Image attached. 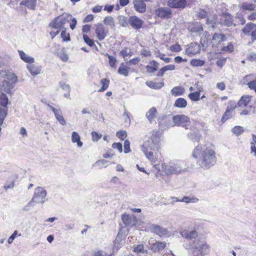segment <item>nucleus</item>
Masks as SVG:
<instances>
[{
  "instance_id": "nucleus-60",
  "label": "nucleus",
  "mask_w": 256,
  "mask_h": 256,
  "mask_svg": "<svg viewBox=\"0 0 256 256\" xmlns=\"http://www.w3.org/2000/svg\"><path fill=\"white\" fill-rule=\"evenodd\" d=\"M112 147L114 149L118 150L120 152H122V144L120 142L114 143L112 145Z\"/></svg>"
},
{
  "instance_id": "nucleus-29",
  "label": "nucleus",
  "mask_w": 256,
  "mask_h": 256,
  "mask_svg": "<svg viewBox=\"0 0 256 256\" xmlns=\"http://www.w3.org/2000/svg\"><path fill=\"white\" fill-rule=\"evenodd\" d=\"M130 69L129 67L126 66L124 63L122 62L118 70V72L121 75L127 76L128 75Z\"/></svg>"
},
{
  "instance_id": "nucleus-32",
  "label": "nucleus",
  "mask_w": 256,
  "mask_h": 256,
  "mask_svg": "<svg viewBox=\"0 0 256 256\" xmlns=\"http://www.w3.org/2000/svg\"><path fill=\"white\" fill-rule=\"evenodd\" d=\"M72 141L73 143H77L78 147L82 146L83 143L80 141L79 134L76 132H74L72 134Z\"/></svg>"
},
{
  "instance_id": "nucleus-3",
  "label": "nucleus",
  "mask_w": 256,
  "mask_h": 256,
  "mask_svg": "<svg viewBox=\"0 0 256 256\" xmlns=\"http://www.w3.org/2000/svg\"><path fill=\"white\" fill-rule=\"evenodd\" d=\"M140 148L142 151L156 150L158 152L160 148L159 132L156 130L153 131L150 138L144 141L143 144L140 146Z\"/></svg>"
},
{
  "instance_id": "nucleus-7",
  "label": "nucleus",
  "mask_w": 256,
  "mask_h": 256,
  "mask_svg": "<svg viewBox=\"0 0 256 256\" xmlns=\"http://www.w3.org/2000/svg\"><path fill=\"white\" fill-rule=\"evenodd\" d=\"M46 191L42 187L38 186L35 189L32 200L34 202L43 204L46 202Z\"/></svg>"
},
{
  "instance_id": "nucleus-40",
  "label": "nucleus",
  "mask_w": 256,
  "mask_h": 256,
  "mask_svg": "<svg viewBox=\"0 0 256 256\" xmlns=\"http://www.w3.org/2000/svg\"><path fill=\"white\" fill-rule=\"evenodd\" d=\"M100 83L102 84V86L98 90L99 92H104L108 88L109 86L110 81L108 80L106 78H103V79L101 80Z\"/></svg>"
},
{
  "instance_id": "nucleus-20",
  "label": "nucleus",
  "mask_w": 256,
  "mask_h": 256,
  "mask_svg": "<svg viewBox=\"0 0 256 256\" xmlns=\"http://www.w3.org/2000/svg\"><path fill=\"white\" fill-rule=\"evenodd\" d=\"M122 222L126 226H132L135 225V221L131 216L127 214H124L122 218Z\"/></svg>"
},
{
  "instance_id": "nucleus-5",
  "label": "nucleus",
  "mask_w": 256,
  "mask_h": 256,
  "mask_svg": "<svg viewBox=\"0 0 256 256\" xmlns=\"http://www.w3.org/2000/svg\"><path fill=\"white\" fill-rule=\"evenodd\" d=\"M72 18V16L69 14H63L61 16H58L55 18L50 24V26L58 29L60 30L64 28V24L68 22L69 20Z\"/></svg>"
},
{
  "instance_id": "nucleus-61",
  "label": "nucleus",
  "mask_w": 256,
  "mask_h": 256,
  "mask_svg": "<svg viewBox=\"0 0 256 256\" xmlns=\"http://www.w3.org/2000/svg\"><path fill=\"white\" fill-rule=\"evenodd\" d=\"M18 230H16L14 232V233L9 237V238L8 240V244H12L14 240V239L16 238V236L18 235Z\"/></svg>"
},
{
  "instance_id": "nucleus-37",
  "label": "nucleus",
  "mask_w": 256,
  "mask_h": 256,
  "mask_svg": "<svg viewBox=\"0 0 256 256\" xmlns=\"http://www.w3.org/2000/svg\"><path fill=\"white\" fill-rule=\"evenodd\" d=\"M200 90H198L188 94V97L192 101H198L200 100Z\"/></svg>"
},
{
  "instance_id": "nucleus-12",
  "label": "nucleus",
  "mask_w": 256,
  "mask_h": 256,
  "mask_svg": "<svg viewBox=\"0 0 256 256\" xmlns=\"http://www.w3.org/2000/svg\"><path fill=\"white\" fill-rule=\"evenodd\" d=\"M108 33V30L106 29L102 24L99 23L96 25V34L100 40H103L107 36Z\"/></svg>"
},
{
  "instance_id": "nucleus-24",
  "label": "nucleus",
  "mask_w": 256,
  "mask_h": 256,
  "mask_svg": "<svg viewBox=\"0 0 256 256\" xmlns=\"http://www.w3.org/2000/svg\"><path fill=\"white\" fill-rule=\"evenodd\" d=\"M26 68L30 74L33 76H36L41 72L40 68L34 64L28 65Z\"/></svg>"
},
{
  "instance_id": "nucleus-31",
  "label": "nucleus",
  "mask_w": 256,
  "mask_h": 256,
  "mask_svg": "<svg viewBox=\"0 0 256 256\" xmlns=\"http://www.w3.org/2000/svg\"><path fill=\"white\" fill-rule=\"evenodd\" d=\"M189 139L193 142H199L201 138V134L198 132H191L188 134Z\"/></svg>"
},
{
  "instance_id": "nucleus-48",
  "label": "nucleus",
  "mask_w": 256,
  "mask_h": 256,
  "mask_svg": "<svg viewBox=\"0 0 256 256\" xmlns=\"http://www.w3.org/2000/svg\"><path fill=\"white\" fill-rule=\"evenodd\" d=\"M156 57L160 58L162 60H163L166 62H169L170 60V58H164L165 54H161L159 52H156Z\"/></svg>"
},
{
  "instance_id": "nucleus-17",
  "label": "nucleus",
  "mask_w": 256,
  "mask_h": 256,
  "mask_svg": "<svg viewBox=\"0 0 256 256\" xmlns=\"http://www.w3.org/2000/svg\"><path fill=\"white\" fill-rule=\"evenodd\" d=\"M168 6L172 8H184L186 6V0H169Z\"/></svg>"
},
{
  "instance_id": "nucleus-41",
  "label": "nucleus",
  "mask_w": 256,
  "mask_h": 256,
  "mask_svg": "<svg viewBox=\"0 0 256 256\" xmlns=\"http://www.w3.org/2000/svg\"><path fill=\"white\" fill-rule=\"evenodd\" d=\"M120 54L126 60L128 56H132V51L130 48H124L120 52Z\"/></svg>"
},
{
  "instance_id": "nucleus-43",
  "label": "nucleus",
  "mask_w": 256,
  "mask_h": 256,
  "mask_svg": "<svg viewBox=\"0 0 256 256\" xmlns=\"http://www.w3.org/2000/svg\"><path fill=\"white\" fill-rule=\"evenodd\" d=\"M233 115V112L232 111H230L228 110H226V111L224 113V114L222 116V122H226L227 120L231 118Z\"/></svg>"
},
{
  "instance_id": "nucleus-45",
  "label": "nucleus",
  "mask_w": 256,
  "mask_h": 256,
  "mask_svg": "<svg viewBox=\"0 0 256 256\" xmlns=\"http://www.w3.org/2000/svg\"><path fill=\"white\" fill-rule=\"evenodd\" d=\"M232 132L236 134L237 136L241 134L244 132V128L240 126H236L234 127L232 130Z\"/></svg>"
},
{
  "instance_id": "nucleus-21",
  "label": "nucleus",
  "mask_w": 256,
  "mask_h": 256,
  "mask_svg": "<svg viewBox=\"0 0 256 256\" xmlns=\"http://www.w3.org/2000/svg\"><path fill=\"white\" fill-rule=\"evenodd\" d=\"M166 246V242H156L150 245V249L154 252L162 250L165 248Z\"/></svg>"
},
{
  "instance_id": "nucleus-50",
  "label": "nucleus",
  "mask_w": 256,
  "mask_h": 256,
  "mask_svg": "<svg viewBox=\"0 0 256 256\" xmlns=\"http://www.w3.org/2000/svg\"><path fill=\"white\" fill-rule=\"evenodd\" d=\"M190 30L194 32H201L203 31V28L200 25H195L190 28Z\"/></svg>"
},
{
  "instance_id": "nucleus-62",
  "label": "nucleus",
  "mask_w": 256,
  "mask_h": 256,
  "mask_svg": "<svg viewBox=\"0 0 256 256\" xmlns=\"http://www.w3.org/2000/svg\"><path fill=\"white\" fill-rule=\"evenodd\" d=\"M140 61V59L138 58H136L130 60L127 64L130 66L132 64H136Z\"/></svg>"
},
{
  "instance_id": "nucleus-33",
  "label": "nucleus",
  "mask_w": 256,
  "mask_h": 256,
  "mask_svg": "<svg viewBox=\"0 0 256 256\" xmlns=\"http://www.w3.org/2000/svg\"><path fill=\"white\" fill-rule=\"evenodd\" d=\"M103 22L105 24L109 26L111 28L114 29L115 28L114 20L111 16L105 17Z\"/></svg>"
},
{
  "instance_id": "nucleus-16",
  "label": "nucleus",
  "mask_w": 256,
  "mask_h": 256,
  "mask_svg": "<svg viewBox=\"0 0 256 256\" xmlns=\"http://www.w3.org/2000/svg\"><path fill=\"white\" fill-rule=\"evenodd\" d=\"M128 24L134 29L138 30L141 28L143 22L137 16H132L129 18Z\"/></svg>"
},
{
  "instance_id": "nucleus-13",
  "label": "nucleus",
  "mask_w": 256,
  "mask_h": 256,
  "mask_svg": "<svg viewBox=\"0 0 256 256\" xmlns=\"http://www.w3.org/2000/svg\"><path fill=\"white\" fill-rule=\"evenodd\" d=\"M142 152L152 164H154L158 162V160H161L160 158L158 157V152L156 150H146Z\"/></svg>"
},
{
  "instance_id": "nucleus-51",
  "label": "nucleus",
  "mask_w": 256,
  "mask_h": 256,
  "mask_svg": "<svg viewBox=\"0 0 256 256\" xmlns=\"http://www.w3.org/2000/svg\"><path fill=\"white\" fill-rule=\"evenodd\" d=\"M134 252L144 254L146 252V250L144 249V246L143 244H138L134 248Z\"/></svg>"
},
{
  "instance_id": "nucleus-34",
  "label": "nucleus",
  "mask_w": 256,
  "mask_h": 256,
  "mask_svg": "<svg viewBox=\"0 0 256 256\" xmlns=\"http://www.w3.org/2000/svg\"><path fill=\"white\" fill-rule=\"evenodd\" d=\"M156 109L155 107L152 108L146 114V116L150 122L156 117Z\"/></svg>"
},
{
  "instance_id": "nucleus-19",
  "label": "nucleus",
  "mask_w": 256,
  "mask_h": 256,
  "mask_svg": "<svg viewBox=\"0 0 256 256\" xmlns=\"http://www.w3.org/2000/svg\"><path fill=\"white\" fill-rule=\"evenodd\" d=\"M226 38L222 34L215 33L212 36V43L213 44H218L226 40Z\"/></svg>"
},
{
  "instance_id": "nucleus-39",
  "label": "nucleus",
  "mask_w": 256,
  "mask_h": 256,
  "mask_svg": "<svg viewBox=\"0 0 256 256\" xmlns=\"http://www.w3.org/2000/svg\"><path fill=\"white\" fill-rule=\"evenodd\" d=\"M8 103V99L6 94H0V106L7 107Z\"/></svg>"
},
{
  "instance_id": "nucleus-2",
  "label": "nucleus",
  "mask_w": 256,
  "mask_h": 256,
  "mask_svg": "<svg viewBox=\"0 0 256 256\" xmlns=\"http://www.w3.org/2000/svg\"><path fill=\"white\" fill-rule=\"evenodd\" d=\"M192 156L198 159L197 164L204 170L210 168L216 162L214 151L210 148H202L199 145L194 148Z\"/></svg>"
},
{
  "instance_id": "nucleus-59",
  "label": "nucleus",
  "mask_w": 256,
  "mask_h": 256,
  "mask_svg": "<svg viewBox=\"0 0 256 256\" xmlns=\"http://www.w3.org/2000/svg\"><path fill=\"white\" fill-rule=\"evenodd\" d=\"M107 162L108 161L105 160H100L96 162L94 164V165L100 167H102L103 166H106V164Z\"/></svg>"
},
{
  "instance_id": "nucleus-55",
  "label": "nucleus",
  "mask_w": 256,
  "mask_h": 256,
  "mask_svg": "<svg viewBox=\"0 0 256 256\" xmlns=\"http://www.w3.org/2000/svg\"><path fill=\"white\" fill-rule=\"evenodd\" d=\"M58 55L60 60L63 62H66L68 60V56L64 52L62 51L60 52Z\"/></svg>"
},
{
  "instance_id": "nucleus-53",
  "label": "nucleus",
  "mask_w": 256,
  "mask_h": 256,
  "mask_svg": "<svg viewBox=\"0 0 256 256\" xmlns=\"http://www.w3.org/2000/svg\"><path fill=\"white\" fill-rule=\"evenodd\" d=\"M118 20L120 24L122 26L126 27L128 25V22H127L126 18L124 16H120L118 17Z\"/></svg>"
},
{
  "instance_id": "nucleus-27",
  "label": "nucleus",
  "mask_w": 256,
  "mask_h": 256,
  "mask_svg": "<svg viewBox=\"0 0 256 256\" xmlns=\"http://www.w3.org/2000/svg\"><path fill=\"white\" fill-rule=\"evenodd\" d=\"M146 84L150 88L156 90L160 89L164 86V82H156L150 80L146 82Z\"/></svg>"
},
{
  "instance_id": "nucleus-1",
  "label": "nucleus",
  "mask_w": 256,
  "mask_h": 256,
  "mask_svg": "<svg viewBox=\"0 0 256 256\" xmlns=\"http://www.w3.org/2000/svg\"><path fill=\"white\" fill-rule=\"evenodd\" d=\"M181 236L189 240L185 248L193 250L194 256H203L209 252L210 246L206 241L202 240V235L196 230H184L180 232Z\"/></svg>"
},
{
  "instance_id": "nucleus-47",
  "label": "nucleus",
  "mask_w": 256,
  "mask_h": 256,
  "mask_svg": "<svg viewBox=\"0 0 256 256\" xmlns=\"http://www.w3.org/2000/svg\"><path fill=\"white\" fill-rule=\"evenodd\" d=\"M8 114V107L0 106V118L4 120Z\"/></svg>"
},
{
  "instance_id": "nucleus-46",
  "label": "nucleus",
  "mask_w": 256,
  "mask_h": 256,
  "mask_svg": "<svg viewBox=\"0 0 256 256\" xmlns=\"http://www.w3.org/2000/svg\"><path fill=\"white\" fill-rule=\"evenodd\" d=\"M237 106L238 103L236 104L234 101L230 100L228 102L226 110L233 112V110L236 108Z\"/></svg>"
},
{
  "instance_id": "nucleus-58",
  "label": "nucleus",
  "mask_w": 256,
  "mask_h": 256,
  "mask_svg": "<svg viewBox=\"0 0 256 256\" xmlns=\"http://www.w3.org/2000/svg\"><path fill=\"white\" fill-rule=\"evenodd\" d=\"M170 50L172 52H178L182 50L181 46L178 44L172 45L170 46Z\"/></svg>"
},
{
  "instance_id": "nucleus-56",
  "label": "nucleus",
  "mask_w": 256,
  "mask_h": 256,
  "mask_svg": "<svg viewBox=\"0 0 256 256\" xmlns=\"http://www.w3.org/2000/svg\"><path fill=\"white\" fill-rule=\"evenodd\" d=\"M83 38L84 42L88 44L89 46H92L94 43L92 40L90 39V38L86 34L83 36Z\"/></svg>"
},
{
  "instance_id": "nucleus-35",
  "label": "nucleus",
  "mask_w": 256,
  "mask_h": 256,
  "mask_svg": "<svg viewBox=\"0 0 256 256\" xmlns=\"http://www.w3.org/2000/svg\"><path fill=\"white\" fill-rule=\"evenodd\" d=\"M199 200L194 196H184L182 199H180V202H184L186 203H196L198 202Z\"/></svg>"
},
{
  "instance_id": "nucleus-49",
  "label": "nucleus",
  "mask_w": 256,
  "mask_h": 256,
  "mask_svg": "<svg viewBox=\"0 0 256 256\" xmlns=\"http://www.w3.org/2000/svg\"><path fill=\"white\" fill-rule=\"evenodd\" d=\"M92 140L94 142H98L102 137V134L96 132H92Z\"/></svg>"
},
{
  "instance_id": "nucleus-54",
  "label": "nucleus",
  "mask_w": 256,
  "mask_h": 256,
  "mask_svg": "<svg viewBox=\"0 0 256 256\" xmlns=\"http://www.w3.org/2000/svg\"><path fill=\"white\" fill-rule=\"evenodd\" d=\"M242 8L246 10H252L254 8V6L252 4L244 3L242 4Z\"/></svg>"
},
{
  "instance_id": "nucleus-52",
  "label": "nucleus",
  "mask_w": 256,
  "mask_h": 256,
  "mask_svg": "<svg viewBox=\"0 0 256 256\" xmlns=\"http://www.w3.org/2000/svg\"><path fill=\"white\" fill-rule=\"evenodd\" d=\"M116 136L120 140H124L126 138L127 136V133L125 130H120L116 132Z\"/></svg>"
},
{
  "instance_id": "nucleus-63",
  "label": "nucleus",
  "mask_w": 256,
  "mask_h": 256,
  "mask_svg": "<svg viewBox=\"0 0 256 256\" xmlns=\"http://www.w3.org/2000/svg\"><path fill=\"white\" fill-rule=\"evenodd\" d=\"M206 12L203 10H199L198 12V16L200 18H204L206 16Z\"/></svg>"
},
{
  "instance_id": "nucleus-64",
  "label": "nucleus",
  "mask_w": 256,
  "mask_h": 256,
  "mask_svg": "<svg viewBox=\"0 0 256 256\" xmlns=\"http://www.w3.org/2000/svg\"><path fill=\"white\" fill-rule=\"evenodd\" d=\"M233 50H234L233 45L230 43H229L226 46L222 48V50L224 51H227V52H232Z\"/></svg>"
},
{
  "instance_id": "nucleus-10",
  "label": "nucleus",
  "mask_w": 256,
  "mask_h": 256,
  "mask_svg": "<svg viewBox=\"0 0 256 256\" xmlns=\"http://www.w3.org/2000/svg\"><path fill=\"white\" fill-rule=\"evenodd\" d=\"M200 46L196 42H192L188 46L185 53L188 56H193L200 52Z\"/></svg>"
},
{
  "instance_id": "nucleus-26",
  "label": "nucleus",
  "mask_w": 256,
  "mask_h": 256,
  "mask_svg": "<svg viewBox=\"0 0 256 256\" xmlns=\"http://www.w3.org/2000/svg\"><path fill=\"white\" fill-rule=\"evenodd\" d=\"M37 0H23L20 2V5H24L28 8L34 10L36 8Z\"/></svg>"
},
{
  "instance_id": "nucleus-36",
  "label": "nucleus",
  "mask_w": 256,
  "mask_h": 256,
  "mask_svg": "<svg viewBox=\"0 0 256 256\" xmlns=\"http://www.w3.org/2000/svg\"><path fill=\"white\" fill-rule=\"evenodd\" d=\"M56 119L58 121L60 124L62 126L66 125V122L62 116V111L60 110L54 114Z\"/></svg>"
},
{
  "instance_id": "nucleus-38",
  "label": "nucleus",
  "mask_w": 256,
  "mask_h": 256,
  "mask_svg": "<svg viewBox=\"0 0 256 256\" xmlns=\"http://www.w3.org/2000/svg\"><path fill=\"white\" fill-rule=\"evenodd\" d=\"M255 24L252 23L247 24L245 27L242 29V32L245 34H249L250 32L254 28Z\"/></svg>"
},
{
  "instance_id": "nucleus-28",
  "label": "nucleus",
  "mask_w": 256,
  "mask_h": 256,
  "mask_svg": "<svg viewBox=\"0 0 256 256\" xmlns=\"http://www.w3.org/2000/svg\"><path fill=\"white\" fill-rule=\"evenodd\" d=\"M187 104V101L184 98H180L176 100L174 106L176 108H186Z\"/></svg>"
},
{
  "instance_id": "nucleus-57",
  "label": "nucleus",
  "mask_w": 256,
  "mask_h": 256,
  "mask_svg": "<svg viewBox=\"0 0 256 256\" xmlns=\"http://www.w3.org/2000/svg\"><path fill=\"white\" fill-rule=\"evenodd\" d=\"M124 146L125 154H128L130 152V142L128 140H125Z\"/></svg>"
},
{
  "instance_id": "nucleus-11",
  "label": "nucleus",
  "mask_w": 256,
  "mask_h": 256,
  "mask_svg": "<svg viewBox=\"0 0 256 256\" xmlns=\"http://www.w3.org/2000/svg\"><path fill=\"white\" fill-rule=\"evenodd\" d=\"M155 13L158 17L162 18H170L172 12L168 8L162 7L156 10Z\"/></svg>"
},
{
  "instance_id": "nucleus-25",
  "label": "nucleus",
  "mask_w": 256,
  "mask_h": 256,
  "mask_svg": "<svg viewBox=\"0 0 256 256\" xmlns=\"http://www.w3.org/2000/svg\"><path fill=\"white\" fill-rule=\"evenodd\" d=\"M158 63L154 60L150 62L149 65L146 66V70L149 73H153L158 70Z\"/></svg>"
},
{
  "instance_id": "nucleus-8",
  "label": "nucleus",
  "mask_w": 256,
  "mask_h": 256,
  "mask_svg": "<svg viewBox=\"0 0 256 256\" xmlns=\"http://www.w3.org/2000/svg\"><path fill=\"white\" fill-rule=\"evenodd\" d=\"M172 122L174 126H182L186 129L188 128L190 124L189 118L184 114H177L174 116Z\"/></svg>"
},
{
  "instance_id": "nucleus-14",
  "label": "nucleus",
  "mask_w": 256,
  "mask_h": 256,
  "mask_svg": "<svg viewBox=\"0 0 256 256\" xmlns=\"http://www.w3.org/2000/svg\"><path fill=\"white\" fill-rule=\"evenodd\" d=\"M220 23L222 25L228 27L232 25L236 26V24L233 23L232 16L228 13L223 14L222 15Z\"/></svg>"
},
{
  "instance_id": "nucleus-42",
  "label": "nucleus",
  "mask_w": 256,
  "mask_h": 256,
  "mask_svg": "<svg viewBox=\"0 0 256 256\" xmlns=\"http://www.w3.org/2000/svg\"><path fill=\"white\" fill-rule=\"evenodd\" d=\"M106 56L108 58V62L110 66L112 68H116V58L112 56H110L108 53H106Z\"/></svg>"
},
{
  "instance_id": "nucleus-4",
  "label": "nucleus",
  "mask_w": 256,
  "mask_h": 256,
  "mask_svg": "<svg viewBox=\"0 0 256 256\" xmlns=\"http://www.w3.org/2000/svg\"><path fill=\"white\" fill-rule=\"evenodd\" d=\"M17 81V77L14 74H8L1 86V90L7 93H10Z\"/></svg>"
},
{
  "instance_id": "nucleus-23",
  "label": "nucleus",
  "mask_w": 256,
  "mask_h": 256,
  "mask_svg": "<svg viewBox=\"0 0 256 256\" xmlns=\"http://www.w3.org/2000/svg\"><path fill=\"white\" fill-rule=\"evenodd\" d=\"M252 96L250 95H244L242 96L238 102V106H246L248 103L251 101Z\"/></svg>"
},
{
  "instance_id": "nucleus-9",
  "label": "nucleus",
  "mask_w": 256,
  "mask_h": 256,
  "mask_svg": "<svg viewBox=\"0 0 256 256\" xmlns=\"http://www.w3.org/2000/svg\"><path fill=\"white\" fill-rule=\"evenodd\" d=\"M149 230L151 232L156 234L160 236H168V232L167 229L158 224H150L149 226Z\"/></svg>"
},
{
  "instance_id": "nucleus-22",
  "label": "nucleus",
  "mask_w": 256,
  "mask_h": 256,
  "mask_svg": "<svg viewBox=\"0 0 256 256\" xmlns=\"http://www.w3.org/2000/svg\"><path fill=\"white\" fill-rule=\"evenodd\" d=\"M18 53L20 58L25 62L28 64H32L34 62V58L30 56L29 55L26 54L22 50H18Z\"/></svg>"
},
{
  "instance_id": "nucleus-30",
  "label": "nucleus",
  "mask_w": 256,
  "mask_h": 256,
  "mask_svg": "<svg viewBox=\"0 0 256 256\" xmlns=\"http://www.w3.org/2000/svg\"><path fill=\"white\" fill-rule=\"evenodd\" d=\"M184 92V88L182 86H175L171 90V94L174 96L182 95Z\"/></svg>"
},
{
  "instance_id": "nucleus-18",
  "label": "nucleus",
  "mask_w": 256,
  "mask_h": 256,
  "mask_svg": "<svg viewBox=\"0 0 256 256\" xmlns=\"http://www.w3.org/2000/svg\"><path fill=\"white\" fill-rule=\"evenodd\" d=\"M135 10L140 12L142 13L146 12V4L142 0H134L133 2Z\"/></svg>"
},
{
  "instance_id": "nucleus-44",
  "label": "nucleus",
  "mask_w": 256,
  "mask_h": 256,
  "mask_svg": "<svg viewBox=\"0 0 256 256\" xmlns=\"http://www.w3.org/2000/svg\"><path fill=\"white\" fill-rule=\"evenodd\" d=\"M204 64V62L200 60L193 59L190 61V64L194 66H202Z\"/></svg>"
},
{
  "instance_id": "nucleus-6",
  "label": "nucleus",
  "mask_w": 256,
  "mask_h": 256,
  "mask_svg": "<svg viewBox=\"0 0 256 256\" xmlns=\"http://www.w3.org/2000/svg\"><path fill=\"white\" fill-rule=\"evenodd\" d=\"M162 170L166 174L169 175L181 173L185 170V168H183L180 164L176 163L170 164H163Z\"/></svg>"
},
{
  "instance_id": "nucleus-15",
  "label": "nucleus",
  "mask_w": 256,
  "mask_h": 256,
  "mask_svg": "<svg viewBox=\"0 0 256 256\" xmlns=\"http://www.w3.org/2000/svg\"><path fill=\"white\" fill-rule=\"evenodd\" d=\"M253 76L252 74L246 76L243 78V82L250 90H254L256 92V80H252Z\"/></svg>"
}]
</instances>
